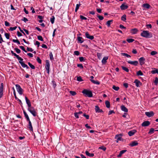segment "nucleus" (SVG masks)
I'll use <instances>...</instances> for the list:
<instances>
[{"label":"nucleus","instance_id":"obj_1","mask_svg":"<svg viewBox=\"0 0 158 158\" xmlns=\"http://www.w3.org/2000/svg\"><path fill=\"white\" fill-rule=\"evenodd\" d=\"M140 35L141 36L145 38H151L152 37L151 33H150L148 31L143 30L141 33Z\"/></svg>","mask_w":158,"mask_h":158},{"label":"nucleus","instance_id":"obj_2","mask_svg":"<svg viewBox=\"0 0 158 158\" xmlns=\"http://www.w3.org/2000/svg\"><path fill=\"white\" fill-rule=\"evenodd\" d=\"M82 93L85 95V96L88 97H93V94L92 92L87 89H84L82 91Z\"/></svg>","mask_w":158,"mask_h":158},{"label":"nucleus","instance_id":"obj_3","mask_svg":"<svg viewBox=\"0 0 158 158\" xmlns=\"http://www.w3.org/2000/svg\"><path fill=\"white\" fill-rule=\"evenodd\" d=\"M28 110L32 114V115L35 117L36 115V113L34 107H31L28 108Z\"/></svg>","mask_w":158,"mask_h":158},{"label":"nucleus","instance_id":"obj_4","mask_svg":"<svg viewBox=\"0 0 158 158\" xmlns=\"http://www.w3.org/2000/svg\"><path fill=\"white\" fill-rule=\"evenodd\" d=\"M16 88L19 94L21 95L23 94V89L21 88L20 86L18 84H16L15 85Z\"/></svg>","mask_w":158,"mask_h":158},{"label":"nucleus","instance_id":"obj_5","mask_svg":"<svg viewBox=\"0 0 158 158\" xmlns=\"http://www.w3.org/2000/svg\"><path fill=\"white\" fill-rule=\"evenodd\" d=\"M50 67V64L49 61L48 60H46V64L45 65V68L47 71V73L49 74V69Z\"/></svg>","mask_w":158,"mask_h":158},{"label":"nucleus","instance_id":"obj_6","mask_svg":"<svg viewBox=\"0 0 158 158\" xmlns=\"http://www.w3.org/2000/svg\"><path fill=\"white\" fill-rule=\"evenodd\" d=\"M145 115L148 117H151L154 115V113L153 111L146 112H145Z\"/></svg>","mask_w":158,"mask_h":158},{"label":"nucleus","instance_id":"obj_7","mask_svg":"<svg viewBox=\"0 0 158 158\" xmlns=\"http://www.w3.org/2000/svg\"><path fill=\"white\" fill-rule=\"evenodd\" d=\"M134 83H135L136 86L137 87H139L142 85L141 82L137 79L135 80Z\"/></svg>","mask_w":158,"mask_h":158},{"label":"nucleus","instance_id":"obj_8","mask_svg":"<svg viewBox=\"0 0 158 158\" xmlns=\"http://www.w3.org/2000/svg\"><path fill=\"white\" fill-rule=\"evenodd\" d=\"M150 124V123L149 121H146L143 122L141 124V126L142 127H147Z\"/></svg>","mask_w":158,"mask_h":158},{"label":"nucleus","instance_id":"obj_9","mask_svg":"<svg viewBox=\"0 0 158 158\" xmlns=\"http://www.w3.org/2000/svg\"><path fill=\"white\" fill-rule=\"evenodd\" d=\"M85 35L86 38L91 40H92L94 39V36L93 35H90L88 32H85Z\"/></svg>","mask_w":158,"mask_h":158},{"label":"nucleus","instance_id":"obj_10","mask_svg":"<svg viewBox=\"0 0 158 158\" xmlns=\"http://www.w3.org/2000/svg\"><path fill=\"white\" fill-rule=\"evenodd\" d=\"M122 135L121 134H120L119 135H115V139H117L116 142L118 143L119 141L121 140Z\"/></svg>","mask_w":158,"mask_h":158},{"label":"nucleus","instance_id":"obj_11","mask_svg":"<svg viewBox=\"0 0 158 158\" xmlns=\"http://www.w3.org/2000/svg\"><path fill=\"white\" fill-rule=\"evenodd\" d=\"M120 9L121 10H125L128 8V6L126 4H123L120 6Z\"/></svg>","mask_w":158,"mask_h":158},{"label":"nucleus","instance_id":"obj_12","mask_svg":"<svg viewBox=\"0 0 158 158\" xmlns=\"http://www.w3.org/2000/svg\"><path fill=\"white\" fill-rule=\"evenodd\" d=\"M145 60V59L143 57H141L139 59V61L140 64L141 65H143L144 64Z\"/></svg>","mask_w":158,"mask_h":158},{"label":"nucleus","instance_id":"obj_13","mask_svg":"<svg viewBox=\"0 0 158 158\" xmlns=\"http://www.w3.org/2000/svg\"><path fill=\"white\" fill-rule=\"evenodd\" d=\"M138 144V143L137 141H134L130 143L129 145L131 147H133L137 145Z\"/></svg>","mask_w":158,"mask_h":158},{"label":"nucleus","instance_id":"obj_14","mask_svg":"<svg viewBox=\"0 0 158 158\" xmlns=\"http://www.w3.org/2000/svg\"><path fill=\"white\" fill-rule=\"evenodd\" d=\"M127 62L128 63L135 66H137L138 64V62L137 61H132L131 60H129Z\"/></svg>","mask_w":158,"mask_h":158},{"label":"nucleus","instance_id":"obj_15","mask_svg":"<svg viewBox=\"0 0 158 158\" xmlns=\"http://www.w3.org/2000/svg\"><path fill=\"white\" fill-rule=\"evenodd\" d=\"M25 99L26 103L27 105L28 108H30V107H32L31 106V103L30 100L27 98V97H25Z\"/></svg>","mask_w":158,"mask_h":158},{"label":"nucleus","instance_id":"obj_16","mask_svg":"<svg viewBox=\"0 0 158 158\" xmlns=\"http://www.w3.org/2000/svg\"><path fill=\"white\" fill-rule=\"evenodd\" d=\"M138 30L136 28H133L131 29L130 30V32L132 34H136L137 32H138Z\"/></svg>","mask_w":158,"mask_h":158},{"label":"nucleus","instance_id":"obj_17","mask_svg":"<svg viewBox=\"0 0 158 158\" xmlns=\"http://www.w3.org/2000/svg\"><path fill=\"white\" fill-rule=\"evenodd\" d=\"M136 132V130H133L129 131L128 134L129 136H131L133 135Z\"/></svg>","mask_w":158,"mask_h":158},{"label":"nucleus","instance_id":"obj_18","mask_svg":"<svg viewBox=\"0 0 158 158\" xmlns=\"http://www.w3.org/2000/svg\"><path fill=\"white\" fill-rule=\"evenodd\" d=\"M95 109L96 113H102L103 112L102 110V109H100L99 107L98 106H96Z\"/></svg>","mask_w":158,"mask_h":158},{"label":"nucleus","instance_id":"obj_19","mask_svg":"<svg viewBox=\"0 0 158 158\" xmlns=\"http://www.w3.org/2000/svg\"><path fill=\"white\" fill-rule=\"evenodd\" d=\"M121 109L122 111L125 112H127L128 111V109L124 105H122L121 106Z\"/></svg>","mask_w":158,"mask_h":158},{"label":"nucleus","instance_id":"obj_20","mask_svg":"<svg viewBox=\"0 0 158 158\" xmlns=\"http://www.w3.org/2000/svg\"><path fill=\"white\" fill-rule=\"evenodd\" d=\"M142 6L145 8L148 9L150 7V5L148 4L145 3L143 4Z\"/></svg>","mask_w":158,"mask_h":158},{"label":"nucleus","instance_id":"obj_21","mask_svg":"<svg viewBox=\"0 0 158 158\" xmlns=\"http://www.w3.org/2000/svg\"><path fill=\"white\" fill-rule=\"evenodd\" d=\"M29 122L28 128L31 131H33V128L31 124V122L30 120L28 121Z\"/></svg>","mask_w":158,"mask_h":158},{"label":"nucleus","instance_id":"obj_22","mask_svg":"<svg viewBox=\"0 0 158 158\" xmlns=\"http://www.w3.org/2000/svg\"><path fill=\"white\" fill-rule=\"evenodd\" d=\"M108 57H104L102 60V64H105L106 62V60L108 59Z\"/></svg>","mask_w":158,"mask_h":158},{"label":"nucleus","instance_id":"obj_23","mask_svg":"<svg viewBox=\"0 0 158 158\" xmlns=\"http://www.w3.org/2000/svg\"><path fill=\"white\" fill-rule=\"evenodd\" d=\"M154 70L151 71V73L152 74H154L155 73H158V69H156L155 68H153Z\"/></svg>","mask_w":158,"mask_h":158},{"label":"nucleus","instance_id":"obj_24","mask_svg":"<svg viewBox=\"0 0 158 158\" xmlns=\"http://www.w3.org/2000/svg\"><path fill=\"white\" fill-rule=\"evenodd\" d=\"M77 39L79 43L81 44L82 43L84 42V40H83V39L81 37H78Z\"/></svg>","mask_w":158,"mask_h":158},{"label":"nucleus","instance_id":"obj_25","mask_svg":"<svg viewBox=\"0 0 158 158\" xmlns=\"http://www.w3.org/2000/svg\"><path fill=\"white\" fill-rule=\"evenodd\" d=\"M23 112L24 114V116L25 117V118H26L27 120V121H29L30 120V119L29 118L28 115H27V114L26 112L24 110H23Z\"/></svg>","mask_w":158,"mask_h":158},{"label":"nucleus","instance_id":"obj_26","mask_svg":"<svg viewBox=\"0 0 158 158\" xmlns=\"http://www.w3.org/2000/svg\"><path fill=\"white\" fill-rule=\"evenodd\" d=\"M85 154L87 156H90L93 157L94 156V154L93 153H90L88 151H86L85 152Z\"/></svg>","mask_w":158,"mask_h":158},{"label":"nucleus","instance_id":"obj_27","mask_svg":"<svg viewBox=\"0 0 158 158\" xmlns=\"http://www.w3.org/2000/svg\"><path fill=\"white\" fill-rule=\"evenodd\" d=\"M105 104L107 108H109L110 106V102L108 101H106L105 102Z\"/></svg>","mask_w":158,"mask_h":158},{"label":"nucleus","instance_id":"obj_28","mask_svg":"<svg viewBox=\"0 0 158 158\" xmlns=\"http://www.w3.org/2000/svg\"><path fill=\"white\" fill-rule=\"evenodd\" d=\"M21 65L24 68H26L27 69H28L29 68L27 65L25 64L23 62L21 63Z\"/></svg>","mask_w":158,"mask_h":158},{"label":"nucleus","instance_id":"obj_29","mask_svg":"<svg viewBox=\"0 0 158 158\" xmlns=\"http://www.w3.org/2000/svg\"><path fill=\"white\" fill-rule=\"evenodd\" d=\"M91 81L94 84H96V85H98L100 84V82L98 81H95L93 80H91Z\"/></svg>","mask_w":158,"mask_h":158},{"label":"nucleus","instance_id":"obj_30","mask_svg":"<svg viewBox=\"0 0 158 158\" xmlns=\"http://www.w3.org/2000/svg\"><path fill=\"white\" fill-rule=\"evenodd\" d=\"M121 20L124 21H125L126 20V15H123L121 17Z\"/></svg>","mask_w":158,"mask_h":158},{"label":"nucleus","instance_id":"obj_31","mask_svg":"<svg viewBox=\"0 0 158 158\" xmlns=\"http://www.w3.org/2000/svg\"><path fill=\"white\" fill-rule=\"evenodd\" d=\"M113 22L112 20H110L108 21L106 23V25H107L108 27H109L110 26L111 23Z\"/></svg>","mask_w":158,"mask_h":158},{"label":"nucleus","instance_id":"obj_32","mask_svg":"<svg viewBox=\"0 0 158 158\" xmlns=\"http://www.w3.org/2000/svg\"><path fill=\"white\" fill-rule=\"evenodd\" d=\"M55 19V18L54 16H52L50 18V22L52 24H53L54 23Z\"/></svg>","mask_w":158,"mask_h":158},{"label":"nucleus","instance_id":"obj_33","mask_svg":"<svg viewBox=\"0 0 158 158\" xmlns=\"http://www.w3.org/2000/svg\"><path fill=\"white\" fill-rule=\"evenodd\" d=\"M28 65L30 66V68L32 69H35V66L31 64L30 62H29L28 63Z\"/></svg>","mask_w":158,"mask_h":158},{"label":"nucleus","instance_id":"obj_34","mask_svg":"<svg viewBox=\"0 0 158 158\" xmlns=\"http://www.w3.org/2000/svg\"><path fill=\"white\" fill-rule=\"evenodd\" d=\"M136 74L138 76H143V73H142L141 70H139L137 72Z\"/></svg>","mask_w":158,"mask_h":158},{"label":"nucleus","instance_id":"obj_35","mask_svg":"<svg viewBox=\"0 0 158 158\" xmlns=\"http://www.w3.org/2000/svg\"><path fill=\"white\" fill-rule=\"evenodd\" d=\"M135 40L132 39H127V41L129 43H131L133 42Z\"/></svg>","mask_w":158,"mask_h":158},{"label":"nucleus","instance_id":"obj_36","mask_svg":"<svg viewBox=\"0 0 158 158\" xmlns=\"http://www.w3.org/2000/svg\"><path fill=\"white\" fill-rule=\"evenodd\" d=\"M122 69L125 71L126 72H129V69L127 68V67H124V66H122Z\"/></svg>","mask_w":158,"mask_h":158},{"label":"nucleus","instance_id":"obj_37","mask_svg":"<svg viewBox=\"0 0 158 158\" xmlns=\"http://www.w3.org/2000/svg\"><path fill=\"white\" fill-rule=\"evenodd\" d=\"M112 88L116 91H118L119 89V87L118 86H116L115 85H113Z\"/></svg>","mask_w":158,"mask_h":158},{"label":"nucleus","instance_id":"obj_38","mask_svg":"<svg viewBox=\"0 0 158 158\" xmlns=\"http://www.w3.org/2000/svg\"><path fill=\"white\" fill-rule=\"evenodd\" d=\"M69 93L72 96H73L77 94V93L75 92L74 91H70Z\"/></svg>","mask_w":158,"mask_h":158},{"label":"nucleus","instance_id":"obj_39","mask_svg":"<svg viewBox=\"0 0 158 158\" xmlns=\"http://www.w3.org/2000/svg\"><path fill=\"white\" fill-rule=\"evenodd\" d=\"M17 59L19 60V63L21 64V63H22L23 62V59L21 58V57L19 56V57L17 58Z\"/></svg>","mask_w":158,"mask_h":158},{"label":"nucleus","instance_id":"obj_40","mask_svg":"<svg viewBox=\"0 0 158 158\" xmlns=\"http://www.w3.org/2000/svg\"><path fill=\"white\" fill-rule=\"evenodd\" d=\"M121 54H122V56H126L128 58H129V57H131V56L130 55H129L127 54V53H121Z\"/></svg>","mask_w":158,"mask_h":158},{"label":"nucleus","instance_id":"obj_41","mask_svg":"<svg viewBox=\"0 0 158 158\" xmlns=\"http://www.w3.org/2000/svg\"><path fill=\"white\" fill-rule=\"evenodd\" d=\"M81 4H77L76 6V8L75 9V11L77 12L79 9V7L80 6Z\"/></svg>","mask_w":158,"mask_h":158},{"label":"nucleus","instance_id":"obj_42","mask_svg":"<svg viewBox=\"0 0 158 158\" xmlns=\"http://www.w3.org/2000/svg\"><path fill=\"white\" fill-rule=\"evenodd\" d=\"M5 37H6V38L7 39H9L10 35V34L9 33H6L5 34Z\"/></svg>","mask_w":158,"mask_h":158},{"label":"nucleus","instance_id":"obj_43","mask_svg":"<svg viewBox=\"0 0 158 158\" xmlns=\"http://www.w3.org/2000/svg\"><path fill=\"white\" fill-rule=\"evenodd\" d=\"M49 56H50V59L51 60H53V56L52 54V52H50L49 53Z\"/></svg>","mask_w":158,"mask_h":158},{"label":"nucleus","instance_id":"obj_44","mask_svg":"<svg viewBox=\"0 0 158 158\" xmlns=\"http://www.w3.org/2000/svg\"><path fill=\"white\" fill-rule=\"evenodd\" d=\"M157 54V52L155 51H152L150 53V54L152 56H154Z\"/></svg>","mask_w":158,"mask_h":158},{"label":"nucleus","instance_id":"obj_45","mask_svg":"<svg viewBox=\"0 0 158 158\" xmlns=\"http://www.w3.org/2000/svg\"><path fill=\"white\" fill-rule=\"evenodd\" d=\"M80 61L81 62H83L85 61V59L83 57H79Z\"/></svg>","mask_w":158,"mask_h":158},{"label":"nucleus","instance_id":"obj_46","mask_svg":"<svg viewBox=\"0 0 158 158\" xmlns=\"http://www.w3.org/2000/svg\"><path fill=\"white\" fill-rule=\"evenodd\" d=\"M14 50L17 53H19L21 52L20 50L18 48H15Z\"/></svg>","mask_w":158,"mask_h":158},{"label":"nucleus","instance_id":"obj_47","mask_svg":"<svg viewBox=\"0 0 158 158\" xmlns=\"http://www.w3.org/2000/svg\"><path fill=\"white\" fill-rule=\"evenodd\" d=\"M154 129L153 128H151L150 130V131H149V132H148V133L149 134H151L153 133H154Z\"/></svg>","mask_w":158,"mask_h":158},{"label":"nucleus","instance_id":"obj_48","mask_svg":"<svg viewBox=\"0 0 158 158\" xmlns=\"http://www.w3.org/2000/svg\"><path fill=\"white\" fill-rule=\"evenodd\" d=\"M17 28V27L16 26H15L14 27H10L9 29V30L10 31H13L14 30H15L16 28Z\"/></svg>","mask_w":158,"mask_h":158},{"label":"nucleus","instance_id":"obj_49","mask_svg":"<svg viewBox=\"0 0 158 158\" xmlns=\"http://www.w3.org/2000/svg\"><path fill=\"white\" fill-rule=\"evenodd\" d=\"M37 38L38 39L41 41H43V39L41 36L40 35H38L37 36Z\"/></svg>","mask_w":158,"mask_h":158},{"label":"nucleus","instance_id":"obj_50","mask_svg":"<svg viewBox=\"0 0 158 158\" xmlns=\"http://www.w3.org/2000/svg\"><path fill=\"white\" fill-rule=\"evenodd\" d=\"M12 89L13 90V94L15 99H18V98L16 96V93L14 88V87H13Z\"/></svg>","mask_w":158,"mask_h":158},{"label":"nucleus","instance_id":"obj_51","mask_svg":"<svg viewBox=\"0 0 158 158\" xmlns=\"http://www.w3.org/2000/svg\"><path fill=\"white\" fill-rule=\"evenodd\" d=\"M37 61L39 63V64H41V60L40 59V58L39 57H37V59H36Z\"/></svg>","mask_w":158,"mask_h":158},{"label":"nucleus","instance_id":"obj_52","mask_svg":"<svg viewBox=\"0 0 158 158\" xmlns=\"http://www.w3.org/2000/svg\"><path fill=\"white\" fill-rule=\"evenodd\" d=\"M99 149H102L103 151H105L106 149V148L103 146H102L99 147Z\"/></svg>","mask_w":158,"mask_h":158},{"label":"nucleus","instance_id":"obj_53","mask_svg":"<svg viewBox=\"0 0 158 158\" xmlns=\"http://www.w3.org/2000/svg\"><path fill=\"white\" fill-rule=\"evenodd\" d=\"M3 83H1L0 85V90L3 91Z\"/></svg>","mask_w":158,"mask_h":158},{"label":"nucleus","instance_id":"obj_54","mask_svg":"<svg viewBox=\"0 0 158 158\" xmlns=\"http://www.w3.org/2000/svg\"><path fill=\"white\" fill-rule=\"evenodd\" d=\"M97 17L100 20H102L103 19V17L102 16L98 15Z\"/></svg>","mask_w":158,"mask_h":158},{"label":"nucleus","instance_id":"obj_55","mask_svg":"<svg viewBox=\"0 0 158 158\" xmlns=\"http://www.w3.org/2000/svg\"><path fill=\"white\" fill-rule=\"evenodd\" d=\"M83 116L85 117L87 119H89V116L88 115H87L85 114H83Z\"/></svg>","mask_w":158,"mask_h":158},{"label":"nucleus","instance_id":"obj_56","mask_svg":"<svg viewBox=\"0 0 158 158\" xmlns=\"http://www.w3.org/2000/svg\"><path fill=\"white\" fill-rule=\"evenodd\" d=\"M77 80L79 81H82L83 80L81 77H77Z\"/></svg>","mask_w":158,"mask_h":158},{"label":"nucleus","instance_id":"obj_57","mask_svg":"<svg viewBox=\"0 0 158 158\" xmlns=\"http://www.w3.org/2000/svg\"><path fill=\"white\" fill-rule=\"evenodd\" d=\"M77 66L81 69H82L83 68V66L81 64H77Z\"/></svg>","mask_w":158,"mask_h":158},{"label":"nucleus","instance_id":"obj_58","mask_svg":"<svg viewBox=\"0 0 158 158\" xmlns=\"http://www.w3.org/2000/svg\"><path fill=\"white\" fill-rule=\"evenodd\" d=\"M19 48L22 50L23 51H24L25 52H27V51L25 50L24 47L23 46H20Z\"/></svg>","mask_w":158,"mask_h":158},{"label":"nucleus","instance_id":"obj_59","mask_svg":"<svg viewBox=\"0 0 158 158\" xmlns=\"http://www.w3.org/2000/svg\"><path fill=\"white\" fill-rule=\"evenodd\" d=\"M80 18L82 20H86L87 19L86 18L81 15H80Z\"/></svg>","mask_w":158,"mask_h":158},{"label":"nucleus","instance_id":"obj_60","mask_svg":"<svg viewBox=\"0 0 158 158\" xmlns=\"http://www.w3.org/2000/svg\"><path fill=\"white\" fill-rule=\"evenodd\" d=\"M27 51L30 52H32L33 51V50L31 48L28 47L27 48Z\"/></svg>","mask_w":158,"mask_h":158},{"label":"nucleus","instance_id":"obj_61","mask_svg":"<svg viewBox=\"0 0 158 158\" xmlns=\"http://www.w3.org/2000/svg\"><path fill=\"white\" fill-rule=\"evenodd\" d=\"M74 54L75 55L78 56L80 54V52L79 51H76L74 52Z\"/></svg>","mask_w":158,"mask_h":158},{"label":"nucleus","instance_id":"obj_62","mask_svg":"<svg viewBox=\"0 0 158 158\" xmlns=\"http://www.w3.org/2000/svg\"><path fill=\"white\" fill-rule=\"evenodd\" d=\"M154 82L156 85H157L158 83V78L157 77H156L155 78V79Z\"/></svg>","mask_w":158,"mask_h":158},{"label":"nucleus","instance_id":"obj_63","mask_svg":"<svg viewBox=\"0 0 158 158\" xmlns=\"http://www.w3.org/2000/svg\"><path fill=\"white\" fill-rule=\"evenodd\" d=\"M5 25L7 27L9 26H10V23L6 21L5 22Z\"/></svg>","mask_w":158,"mask_h":158},{"label":"nucleus","instance_id":"obj_64","mask_svg":"<svg viewBox=\"0 0 158 158\" xmlns=\"http://www.w3.org/2000/svg\"><path fill=\"white\" fill-rule=\"evenodd\" d=\"M146 26L147 28H152V26L151 24H147Z\"/></svg>","mask_w":158,"mask_h":158}]
</instances>
